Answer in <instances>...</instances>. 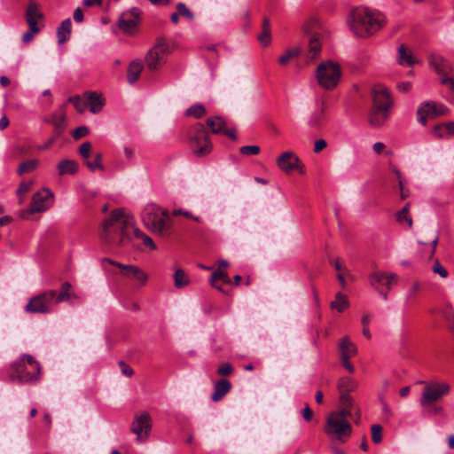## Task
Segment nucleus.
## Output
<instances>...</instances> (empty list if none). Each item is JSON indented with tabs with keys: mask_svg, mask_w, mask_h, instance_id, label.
<instances>
[{
	"mask_svg": "<svg viewBox=\"0 0 454 454\" xmlns=\"http://www.w3.org/2000/svg\"><path fill=\"white\" fill-rule=\"evenodd\" d=\"M321 35L317 32L313 33L309 39L308 58L310 60L316 59L321 52Z\"/></svg>",
	"mask_w": 454,
	"mask_h": 454,
	"instance_id": "nucleus-25",
	"label": "nucleus"
},
{
	"mask_svg": "<svg viewBox=\"0 0 454 454\" xmlns=\"http://www.w3.org/2000/svg\"><path fill=\"white\" fill-rule=\"evenodd\" d=\"M188 136L190 148L197 157L206 156L211 152L212 144L203 124L193 125L190 129Z\"/></svg>",
	"mask_w": 454,
	"mask_h": 454,
	"instance_id": "nucleus-4",
	"label": "nucleus"
},
{
	"mask_svg": "<svg viewBox=\"0 0 454 454\" xmlns=\"http://www.w3.org/2000/svg\"><path fill=\"white\" fill-rule=\"evenodd\" d=\"M177 12L180 16L186 18L189 20H193L194 15L193 13L186 7V5L183 3H178L176 4Z\"/></svg>",
	"mask_w": 454,
	"mask_h": 454,
	"instance_id": "nucleus-49",
	"label": "nucleus"
},
{
	"mask_svg": "<svg viewBox=\"0 0 454 454\" xmlns=\"http://www.w3.org/2000/svg\"><path fill=\"white\" fill-rule=\"evenodd\" d=\"M441 83L447 85L454 92V78L442 77L441 79Z\"/></svg>",
	"mask_w": 454,
	"mask_h": 454,
	"instance_id": "nucleus-63",
	"label": "nucleus"
},
{
	"mask_svg": "<svg viewBox=\"0 0 454 454\" xmlns=\"http://www.w3.org/2000/svg\"><path fill=\"white\" fill-rule=\"evenodd\" d=\"M428 61L430 67L440 75H446L451 71L450 62L440 54L431 53L428 56Z\"/></svg>",
	"mask_w": 454,
	"mask_h": 454,
	"instance_id": "nucleus-19",
	"label": "nucleus"
},
{
	"mask_svg": "<svg viewBox=\"0 0 454 454\" xmlns=\"http://www.w3.org/2000/svg\"><path fill=\"white\" fill-rule=\"evenodd\" d=\"M420 289V285L419 282H414L411 286L410 290L407 293L406 299L407 301H411L415 298L416 294Z\"/></svg>",
	"mask_w": 454,
	"mask_h": 454,
	"instance_id": "nucleus-57",
	"label": "nucleus"
},
{
	"mask_svg": "<svg viewBox=\"0 0 454 454\" xmlns=\"http://www.w3.org/2000/svg\"><path fill=\"white\" fill-rule=\"evenodd\" d=\"M53 197V193L48 188H43L35 192L32 197L29 213L35 214L46 211L51 206Z\"/></svg>",
	"mask_w": 454,
	"mask_h": 454,
	"instance_id": "nucleus-15",
	"label": "nucleus"
},
{
	"mask_svg": "<svg viewBox=\"0 0 454 454\" xmlns=\"http://www.w3.org/2000/svg\"><path fill=\"white\" fill-rule=\"evenodd\" d=\"M68 101L71 102L74 106L75 109L79 113H83L85 111V109L87 108V101L86 102L82 101V99L78 95L70 97Z\"/></svg>",
	"mask_w": 454,
	"mask_h": 454,
	"instance_id": "nucleus-46",
	"label": "nucleus"
},
{
	"mask_svg": "<svg viewBox=\"0 0 454 454\" xmlns=\"http://www.w3.org/2000/svg\"><path fill=\"white\" fill-rule=\"evenodd\" d=\"M231 388V384L228 380L223 379L218 380L214 388L211 399L214 402L220 401L225 395H227Z\"/></svg>",
	"mask_w": 454,
	"mask_h": 454,
	"instance_id": "nucleus-22",
	"label": "nucleus"
},
{
	"mask_svg": "<svg viewBox=\"0 0 454 454\" xmlns=\"http://www.w3.org/2000/svg\"><path fill=\"white\" fill-rule=\"evenodd\" d=\"M39 31L40 27L38 25H34V23H31V25H28V30L22 35V42L24 43H30L33 40L35 35H36Z\"/></svg>",
	"mask_w": 454,
	"mask_h": 454,
	"instance_id": "nucleus-43",
	"label": "nucleus"
},
{
	"mask_svg": "<svg viewBox=\"0 0 454 454\" xmlns=\"http://www.w3.org/2000/svg\"><path fill=\"white\" fill-rule=\"evenodd\" d=\"M233 368L230 363H223L217 369V373L221 376H228L232 373Z\"/></svg>",
	"mask_w": 454,
	"mask_h": 454,
	"instance_id": "nucleus-53",
	"label": "nucleus"
},
{
	"mask_svg": "<svg viewBox=\"0 0 454 454\" xmlns=\"http://www.w3.org/2000/svg\"><path fill=\"white\" fill-rule=\"evenodd\" d=\"M449 109L442 104H437L433 101L423 102L417 110L418 121L420 124L426 125L428 119H434L444 115Z\"/></svg>",
	"mask_w": 454,
	"mask_h": 454,
	"instance_id": "nucleus-12",
	"label": "nucleus"
},
{
	"mask_svg": "<svg viewBox=\"0 0 454 454\" xmlns=\"http://www.w3.org/2000/svg\"><path fill=\"white\" fill-rule=\"evenodd\" d=\"M329 415L338 419L347 420V418L352 415V409L341 407L339 411H333Z\"/></svg>",
	"mask_w": 454,
	"mask_h": 454,
	"instance_id": "nucleus-45",
	"label": "nucleus"
},
{
	"mask_svg": "<svg viewBox=\"0 0 454 454\" xmlns=\"http://www.w3.org/2000/svg\"><path fill=\"white\" fill-rule=\"evenodd\" d=\"M349 307V301L345 294L337 293L334 300L331 302L330 308L342 313Z\"/></svg>",
	"mask_w": 454,
	"mask_h": 454,
	"instance_id": "nucleus-31",
	"label": "nucleus"
},
{
	"mask_svg": "<svg viewBox=\"0 0 454 454\" xmlns=\"http://www.w3.org/2000/svg\"><path fill=\"white\" fill-rule=\"evenodd\" d=\"M387 22L386 17L365 7L353 9L347 23L353 34L360 38H368L381 29Z\"/></svg>",
	"mask_w": 454,
	"mask_h": 454,
	"instance_id": "nucleus-2",
	"label": "nucleus"
},
{
	"mask_svg": "<svg viewBox=\"0 0 454 454\" xmlns=\"http://www.w3.org/2000/svg\"><path fill=\"white\" fill-rule=\"evenodd\" d=\"M432 270L434 273L438 274L442 278H447L448 270L440 263L438 260H435Z\"/></svg>",
	"mask_w": 454,
	"mask_h": 454,
	"instance_id": "nucleus-52",
	"label": "nucleus"
},
{
	"mask_svg": "<svg viewBox=\"0 0 454 454\" xmlns=\"http://www.w3.org/2000/svg\"><path fill=\"white\" fill-rule=\"evenodd\" d=\"M277 165L282 171L286 174H289L295 169H299L301 173H303L301 167L300 159L290 151L283 153L278 158Z\"/></svg>",
	"mask_w": 454,
	"mask_h": 454,
	"instance_id": "nucleus-18",
	"label": "nucleus"
},
{
	"mask_svg": "<svg viewBox=\"0 0 454 454\" xmlns=\"http://www.w3.org/2000/svg\"><path fill=\"white\" fill-rule=\"evenodd\" d=\"M442 124H443L444 129L446 130L447 135L450 137H453L454 136V122L450 121V122H446V123H442Z\"/></svg>",
	"mask_w": 454,
	"mask_h": 454,
	"instance_id": "nucleus-64",
	"label": "nucleus"
},
{
	"mask_svg": "<svg viewBox=\"0 0 454 454\" xmlns=\"http://www.w3.org/2000/svg\"><path fill=\"white\" fill-rule=\"evenodd\" d=\"M339 403L341 407L352 409L353 398L348 393L340 394Z\"/></svg>",
	"mask_w": 454,
	"mask_h": 454,
	"instance_id": "nucleus-50",
	"label": "nucleus"
},
{
	"mask_svg": "<svg viewBox=\"0 0 454 454\" xmlns=\"http://www.w3.org/2000/svg\"><path fill=\"white\" fill-rule=\"evenodd\" d=\"M88 134H89V129L86 126H80V127L76 128L72 133L73 137L75 140L80 139V138L87 136Z\"/></svg>",
	"mask_w": 454,
	"mask_h": 454,
	"instance_id": "nucleus-55",
	"label": "nucleus"
},
{
	"mask_svg": "<svg viewBox=\"0 0 454 454\" xmlns=\"http://www.w3.org/2000/svg\"><path fill=\"white\" fill-rule=\"evenodd\" d=\"M239 152L243 155H256L260 153L258 145H244L240 147Z\"/></svg>",
	"mask_w": 454,
	"mask_h": 454,
	"instance_id": "nucleus-51",
	"label": "nucleus"
},
{
	"mask_svg": "<svg viewBox=\"0 0 454 454\" xmlns=\"http://www.w3.org/2000/svg\"><path fill=\"white\" fill-rule=\"evenodd\" d=\"M410 202H407L404 207L395 214V219L399 223H406L409 228L412 227L413 222L411 216L409 215Z\"/></svg>",
	"mask_w": 454,
	"mask_h": 454,
	"instance_id": "nucleus-34",
	"label": "nucleus"
},
{
	"mask_svg": "<svg viewBox=\"0 0 454 454\" xmlns=\"http://www.w3.org/2000/svg\"><path fill=\"white\" fill-rule=\"evenodd\" d=\"M66 106L63 104L57 111H55L47 121L53 125L54 128L65 129L66 128Z\"/></svg>",
	"mask_w": 454,
	"mask_h": 454,
	"instance_id": "nucleus-26",
	"label": "nucleus"
},
{
	"mask_svg": "<svg viewBox=\"0 0 454 454\" xmlns=\"http://www.w3.org/2000/svg\"><path fill=\"white\" fill-rule=\"evenodd\" d=\"M372 440L374 443H380L382 441V427L380 425H373L371 428Z\"/></svg>",
	"mask_w": 454,
	"mask_h": 454,
	"instance_id": "nucleus-47",
	"label": "nucleus"
},
{
	"mask_svg": "<svg viewBox=\"0 0 454 454\" xmlns=\"http://www.w3.org/2000/svg\"><path fill=\"white\" fill-rule=\"evenodd\" d=\"M325 433L332 440L340 443L346 442L352 434V427L348 420H341L330 415L326 418Z\"/></svg>",
	"mask_w": 454,
	"mask_h": 454,
	"instance_id": "nucleus-7",
	"label": "nucleus"
},
{
	"mask_svg": "<svg viewBox=\"0 0 454 454\" xmlns=\"http://www.w3.org/2000/svg\"><path fill=\"white\" fill-rule=\"evenodd\" d=\"M31 380V378H27L25 375H20L17 371L11 370L9 368V374L7 380L8 382L14 383L18 382L19 384H27V381Z\"/></svg>",
	"mask_w": 454,
	"mask_h": 454,
	"instance_id": "nucleus-42",
	"label": "nucleus"
},
{
	"mask_svg": "<svg viewBox=\"0 0 454 454\" xmlns=\"http://www.w3.org/2000/svg\"><path fill=\"white\" fill-rule=\"evenodd\" d=\"M133 231L134 236L143 241L144 245L154 250L156 246L153 240L139 229L134 226V220L131 216L124 214L123 209L114 210L110 216L104 220L100 230V239L107 245L115 243V234L121 236L118 241L119 245H123L125 239H130V231Z\"/></svg>",
	"mask_w": 454,
	"mask_h": 454,
	"instance_id": "nucleus-1",
	"label": "nucleus"
},
{
	"mask_svg": "<svg viewBox=\"0 0 454 454\" xmlns=\"http://www.w3.org/2000/svg\"><path fill=\"white\" fill-rule=\"evenodd\" d=\"M55 291H45L38 295L32 297L25 307V310L29 313H48L51 306L54 303Z\"/></svg>",
	"mask_w": 454,
	"mask_h": 454,
	"instance_id": "nucleus-10",
	"label": "nucleus"
},
{
	"mask_svg": "<svg viewBox=\"0 0 454 454\" xmlns=\"http://www.w3.org/2000/svg\"><path fill=\"white\" fill-rule=\"evenodd\" d=\"M90 150L91 144L90 142H84L81 145L79 153L84 159H88L90 157Z\"/></svg>",
	"mask_w": 454,
	"mask_h": 454,
	"instance_id": "nucleus-56",
	"label": "nucleus"
},
{
	"mask_svg": "<svg viewBox=\"0 0 454 454\" xmlns=\"http://www.w3.org/2000/svg\"><path fill=\"white\" fill-rule=\"evenodd\" d=\"M72 22L69 18L64 20L57 29L58 43L63 44L67 43L71 36Z\"/></svg>",
	"mask_w": 454,
	"mask_h": 454,
	"instance_id": "nucleus-23",
	"label": "nucleus"
},
{
	"mask_svg": "<svg viewBox=\"0 0 454 454\" xmlns=\"http://www.w3.org/2000/svg\"><path fill=\"white\" fill-rule=\"evenodd\" d=\"M11 370L17 371L20 375L31 378L27 384L35 383L40 380L42 374V366L34 356L28 354H23L20 359L10 364Z\"/></svg>",
	"mask_w": 454,
	"mask_h": 454,
	"instance_id": "nucleus-5",
	"label": "nucleus"
},
{
	"mask_svg": "<svg viewBox=\"0 0 454 454\" xmlns=\"http://www.w3.org/2000/svg\"><path fill=\"white\" fill-rule=\"evenodd\" d=\"M71 285L68 282H64L61 286V290L59 294L55 292L54 295V303H59L65 301H67L71 298Z\"/></svg>",
	"mask_w": 454,
	"mask_h": 454,
	"instance_id": "nucleus-35",
	"label": "nucleus"
},
{
	"mask_svg": "<svg viewBox=\"0 0 454 454\" xmlns=\"http://www.w3.org/2000/svg\"><path fill=\"white\" fill-rule=\"evenodd\" d=\"M143 70V64L140 60L138 59H136V60H133L129 66V68H128V72H127V81L129 84H133L135 83L138 78H139V75L141 74Z\"/></svg>",
	"mask_w": 454,
	"mask_h": 454,
	"instance_id": "nucleus-27",
	"label": "nucleus"
},
{
	"mask_svg": "<svg viewBox=\"0 0 454 454\" xmlns=\"http://www.w3.org/2000/svg\"><path fill=\"white\" fill-rule=\"evenodd\" d=\"M98 195V192L96 191H93V190H90V189H87V188H82V198L83 200H92L94 199L95 197H97Z\"/></svg>",
	"mask_w": 454,
	"mask_h": 454,
	"instance_id": "nucleus-61",
	"label": "nucleus"
},
{
	"mask_svg": "<svg viewBox=\"0 0 454 454\" xmlns=\"http://www.w3.org/2000/svg\"><path fill=\"white\" fill-rule=\"evenodd\" d=\"M119 366L123 375L127 377H131L134 374L133 369L129 367L124 361H120Z\"/></svg>",
	"mask_w": 454,
	"mask_h": 454,
	"instance_id": "nucleus-58",
	"label": "nucleus"
},
{
	"mask_svg": "<svg viewBox=\"0 0 454 454\" xmlns=\"http://www.w3.org/2000/svg\"><path fill=\"white\" fill-rule=\"evenodd\" d=\"M327 144L324 139H317L314 144V153H318L326 147Z\"/></svg>",
	"mask_w": 454,
	"mask_h": 454,
	"instance_id": "nucleus-60",
	"label": "nucleus"
},
{
	"mask_svg": "<svg viewBox=\"0 0 454 454\" xmlns=\"http://www.w3.org/2000/svg\"><path fill=\"white\" fill-rule=\"evenodd\" d=\"M185 114L187 116L200 118L206 114V108L201 104H196L187 108L185 111Z\"/></svg>",
	"mask_w": 454,
	"mask_h": 454,
	"instance_id": "nucleus-41",
	"label": "nucleus"
},
{
	"mask_svg": "<svg viewBox=\"0 0 454 454\" xmlns=\"http://www.w3.org/2000/svg\"><path fill=\"white\" fill-rule=\"evenodd\" d=\"M207 124L211 129V132L213 134H223L226 127L225 121L219 116L208 118L207 120Z\"/></svg>",
	"mask_w": 454,
	"mask_h": 454,
	"instance_id": "nucleus-32",
	"label": "nucleus"
},
{
	"mask_svg": "<svg viewBox=\"0 0 454 454\" xmlns=\"http://www.w3.org/2000/svg\"><path fill=\"white\" fill-rule=\"evenodd\" d=\"M141 14L142 12L137 7H132L122 12L118 20L119 28L126 34H133L139 23Z\"/></svg>",
	"mask_w": 454,
	"mask_h": 454,
	"instance_id": "nucleus-14",
	"label": "nucleus"
},
{
	"mask_svg": "<svg viewBox=\"0 0 454 454\" xmlns=\"http://www.w3.org/2000/svg\"><path fill=\"white\" fill-rule=\"evenodd\" d=\"M217 279H220L223 282L227 283V284L231 283L230 278L228 277L227 273L224 271H222L221 270H217L213 272V274L211 275V278H210L211 284H213V282H215Z\"/></svg>",
	"mask_w": 454,
	"mask_h": 454,
	"instance_id": "nucleus-48",
	"label": "nucleus"
},
{
	"mask_svg": "<svg viewBox=\"0 0 454 454\" xmlns=\"http://www.w3.org/2000/svg\"><path fill=\"white\" fill-rule=\"evenodd\" d=\"M357 387V382L349 377H341L337 383V388L340 394H349Z\"/></svg>",
	"mask_w": 454,
	"mask_h": 454,
	"instance_id": "nucleus-30",
	"label": "nucleus"
},
{
	"mask_svg": "<svg viewBox=\"0 0 454 454\" xmlns=\"http://www.w3.org/2000/svg\"><path fill=\"white\" fill-rule=\"evenodd\" d=\"M43 18V13L40 11L38 4L34 1L29 2L26 12V21L27 25H37V20Z\"/></svg>",
	"mask_w": 454,
	"mask_h": 454,
	"instance_id": "nucleus-24",
	"label": "nucleus"
},
{
	"mask_svg": "<svg viewBox=\"0 0 454 454\" xmlns=\"http://www.w3.org/2000/svg\"><path fill=\"white\" fill-rule=\"evenodd\" d=\"M38 164H39V160L36 159L26 160V161L22 162L21 164H20L18 170H17L18 174L20 176H22L26 173H30L37 168Z\"/></svg>",
	"mask_w": 454,
	"mask_h": 454,
	"instance_id": "nucleus-37",
	"label": "nucleus"
},
{
	"mask_svg": "<svg viewBox=\"0 0 454 454\" xmlns=\"http://www.w3.org/2000/svg\"><path fill=\"white\" fill-rule=\"evenodd\" d=\"M169 52V46L163 38H158L156 43L145 56V66L150 71L159 69L165 64V56Z\"/></svg>",
	"mask_w": 454,
	"mask_h": 454,
	"instance_id": "nucleus-9",
	"label": "nucleus"
},
{
	"mask_svg": "<svg viewBox=\"0 0 454 454\" xmlns=\"http://www.w3.org/2000/svg\"><path fill=\"white\" fill-rule=\"evenodd\" d=\"M258 40L263 45L269 44L270 41V20L268 19H264L262 23V31L258 35Z\"/></svg>",
	"mask_w": 454,
	"mask_h": 454,
	"instance_id": "nucleus-38",
	"label": "nucleus"
},
{
	"mask_svg": "<svg viewBox=\"0 0 454 454\" xmlns=\"http://www.w3.org/2000/svg\"><path fill=\"white\" fill-rule=\"evenodd\" d=\"M168 212L161 210L154 204H149L144 208L141 217L144 224L152 231L162 234L167 228L166 217Z\"/></svg>",
	"mask_w": 454,
	"mask_h": 454,
	"instance_id": "nucleus-6",
	"label": "nucleus"
},
{
	"mask_svg": "<svg viewBox=\"0 0 454 454\" xmlns=\"http://www.w3.org/2000/svg\"><path fill=\"white\" fill-rule=\"evenodd\" d=\"M101 161H102V153H97L94 155V160L92 161L86 160L85 165L92 172H94L98 169L103 171L105 168H104V166Z\"/></svg>",
	"mask_w": 454,
	"mask_h": 454,
	"instance_id": "nucleus-39",
	"label": "nucleus"
},
{
	"mask_svg": "<svg viewBox=\"0 0 454 454\" xmlns=\"http://www.w3.org/2000/svg\"><path fill=\"white\" fill-rule=\"evenodd\" d=\"M450 390V385L447 383H426L420 399L421 406H429L433 403L440 400L442 396L448 395Z\"/></svg>",
	"mask_w": 454,
	"mask_h": 454,
	"instance_id": "nucleus-11",
	"label": "nucleus"
},
{
	"mask_svg": "<svg viewBox=\"0 0 454 454\" xmlns=\"http://www.w3.org/2000/svg\"><path fill=\"white\" fill-rule=\"evenodd\" d=\"M443 124H437L434 127L433 133L438 138H446L447 135L443 131Z\"/></svg>",
	"mask_w": 454,
	"mask_h": 454,
	"instance_id": "nucleus-59",
	"label": "nucleus"
},
{
	"mask_svg": "<svg viewBox=\"0 0 454 454\" xmlns=\"http://www.w3.org/2000/svg\"><path fill=\"white\" fill-rule=\"evenodd\" d=\"M395 278L396 275L395 273L374 271L370 275V283L372 286H375V284L386 286L390 290Z\"/></svg>",
	"mask_w": 454,
	"mask_h": 454,
	"instance_id": "nucleus-20",
	"label": "nucleus"
},
{
	"mask_svg": "<svg viewBox=\"0 0 454 454\" xmlns=\"http://www.w3.org/2000/svg\"><path fill=\"white\" fill-rule=\"evenodd\" d=\"M172 214H173V215H175V216H177V215H184V216H185V217H187V218H190V219L194 220V221H195V222H197V223H200V221H201V220H200V217H199V216H194L191 212H189V211H185V210H183V209H175V210L173 211V213H172Z\"/></svg>",
	"mask_w": 454,
	"mask_h": 454,
	"instance_id": "nucleus-54",
	"label": "nucleus"
},
{
	"mask_svg": "<svg viewBox=\"0 0 454 454\" xmlns=\"http://www.w3.org/2000/svg\"><path fill=\"white\" fill-rule=\"evenodd\" d=\"M340 66L331 61L320 64L317 69L318 83L325 90L335 88L340 79Z\"/></svg>",
	"mask_w": 454,
	"mask_h": 454,
	"instance_id": "nucleus-8",
	"label": "nucleus"
},
{
	"mask_svg": "<svg viewBox=\"0 0 454 454\" xmlns=\"http://www.w3.org/2000/svg\"><path fill=\"white\" fill-rule=\"evenodd\" d=\"M349 359L350 358H340V363L342 364V366L349 372V373H354L355 372V368L354 366L351 364V363L349 362Z\"/></svg>",
	"mask_w": 454,
	"mask_h": 454,
	"instance_id": "nucleus-62",
	"label": "nucleus"
},
{
	"mask_svg": "<svg viewBox=\"0 0 454 454\" xmlns=\"http://www.w3.org/2000/svg\"><path fill=\"white\" fill-rule=\"evenodd\" d=\"M104 106L103 99L100 95L96 92H90L87 94V107L93 114L99 113Z\"/></svg>",
	"mask_w": 454,
	"mask_h": 454,
	"instance_id": "nucleus-28",
	"label": "nucleus"
},
{
	"mask_svg": "<svg viewBox=\"0 0 454 454\" xmlns=\"http://www.w3.org/2000/svg\"><path fill=\"white\" fill-rule=\"evenodd\" d=\"M58 170L59 176L74 175L78 171V164L72 160H63L59 162Z\"/></svg>",
	"mask_w": 454,
	"mask_h": 454,
	"instance_id": "nucleus-29",
	"label": "nucleus"
},
{
	"mask_svg": "<svg viewBox=\"0 0 454 454\" xmlns=\"http://www.w3.org/2000/svg\"><path fill=\"white\" fill-rule=\"evenodd\" d=\"M102 263L103 265L108 263L118 267L122 270V274L124 277L137 281L139 286H144L147 282V274L137 266L122 264L109 258H104L102 260Z\"/></svg>",
	"mask_w": 454,
	"mask_h": 454,
	"instance_id": "nucleus-13",
	"label": "nucleus"
},
{
	"mask_svg": "<svg viewBox=\"0 0 454 454\" xmlns=\"http://www.w3.org/2000/svg\"><path fill=\"white\" fill-rule=\"evenodd\" d=\"M327 102L321 100L317 103V108L309 114L308 125L315 129H322L327 122Z\"/></svg>",
	"mask_w": 454,
	"mask_h": 454,
	"instance_id": "nucleus-17",
	"label": "nucleus"
},
{
	"mask_svg": "<svg viewBox=\"0 0 454 454\" xmlns=\"http://www.w3.org/2000/svg\"><path fill=\"white\" fill-rule=\"evenodd\" d=\"M339 350L340 358H351L357 353V348L350 339L346 336L343 337L339 343Z\"/></svg>",
	"mask_w": 454,
	"mask_h": 454,
	"instance_id": "nucleus-21",
	"label": "nucleus"
},
{
	"mask_svg": "<svg viewBox=\"0 0 454 454\" xmlns=\"http://www.w3.org/2000/svg\"><path fill=\"white\" fill-rule=\"evenodd\" d=\"M33 181H23L20 184L17 190V196L20 199V204L23 202L25 194L31 189Z\"/></svg>",
	"mask_w": 454,
	"mask_h": 454,
	"instance_id": "nucleus-44",
	"label": "nucleus"
},
{
	"mask_svg": "<svg viewBox=\"0 0 454 454\" xmlns=\"http://www.w3.org/2000/svg\"><path fill=\"white\" fill-rule=\"evenodd\" d=\"M398 63L402 66H412L415 63V59H413L412 55L409 52H407V49L405 45L402 44L398 48V58H397Z\"/></svg>",
	"mask_w": 454,
	"mask_h": 454,
	"instance_id": "nucleus-33",
	"label": "nucleus"
},
{
	"mask_svg": "<svg viewBox=\"0 0 454 454\" xmlns=\"http://www.w3.org/2000/svg\"><path fill=\"white\" fill-rule=\"evenodd\" d=\"M174 282L176 288H182L190 284V278L182 269H177L174 273Z\"/></svg>",
	"mask_w": 454,
	"mask_h": 454,
	"instance_id": "nucleus-36",
	"label": "nucleus"
},
{
	"mask_svg": "<svg viewBox=\"0 0 454 454\" xmlns=\"http://www.w3.org/2000/svg\"><path fill=\"white\" fill-rule=\"evenodd\" d=\"M301 50L299 47H294L287 50L282 56H280L278 61L280 65H286L291 59L300 55Z\"/></svg>",
	"mask_w": 454,
	"mask_h": 454,
	"instance_id": "nucleus-40",
	"label": "nucleus"
},
{
	"mask_svg": "<svg viewBox=\"0 0 454 454\" xmlns=\"http://www.w3.org/2000/svg\"><path fill=\"white\" fill-rule=\"evenodd\" d=\"M152 428L151 416L148 412L136 415L131 425V431L137 435V441L145 440Z\"/></svg>",
	"mask_w": 454,
	"mask_h": 454,
	"instance_id": "nucleus-16",
	"label": "nucleus"
},
{
	"mask_svg": "<svg viewBox=\"0 0 454 454\" xmlns=\"http://www.w3.org/2000/svg\"><path fill=\"white\" fill-rule=\"evenodd\" d=\"M372 108L369 122L373 127H380L388 118V112L393 105L390 93L382 84H376L372 90Z\"/></svg>",
	"mask_w": 454,
	"mask_h": 454,
	"instance_id": "nucleus-3",
	"label": "nucleus"
}]
</instances>
